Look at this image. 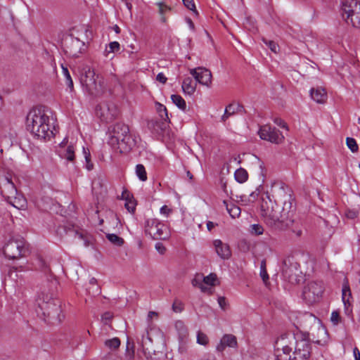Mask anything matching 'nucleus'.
<instances>
[{"label":"nucleus","instance_id":"nucleus-1","mask_svg":"<svg viewBox=\"0 0 360 360\" xmlns=\"http://www.w3.org/2000/svg\"><path fill=\"white\" fill-rule=\"evenodd\" d=\"M283 195L279 202L283 203L281 210L277 202H274L269 196L262 198L260 205L261 216L264 223L273 230L281 231L285 229L291 222L293 214L292 200L290 191L285 192L283 190Z\"/></svg>","mask_w":360,"mask_h":360},{"label":"nucleus","instance_id":"nucleus-2","mask_svg":"<svg viewBox=\"0 0 360 360\" xmlns=\"http://www.w3.org/2000/svg\"><path fill=\"white\" fill-rule=\"evenodd\" d=\"M277 350L289 355V360H310L312 351V342L307 332H302L298 328L292 333H284L276 341Z\"/></svg>","mask_w":360,"mask_h":360},{"label":"nucleus","instance_id":"nucleus-3","mask_svg":"<svg viewBox=\"0 0 360 360\" xmlns=\"http://www.w3.org/2000/svg\"><path fill=\"white\" fill-rule=\"evenodd\" d=\"M27 129L38 139L49 140L54 135L51 110L46 106L32 109L27 115Z\"/></svg>","mask_w":360,"mask_h":360},{"label":"nucleus","instance_id":"nucleus-4","mask_svg":"<svg viewBox=\"0 0 360 360\" xmlns=\"http://www.w3.org/2000/svg\"><path fill=\"white\" fill-rule=\"evenodd\" d=\"M108 132V144L120 153L129 151L136 146V137L131 136L129 127L124 123L118 122L112 125Z\"/></svg>","mask_w":360,"mask_h":360},{"label":"nucleus","instance_id":"nucleus-5","mask_svg":"<svg viewBox=\"0 0 360 360\" xmlns=\"http://www.w3.org/2000/svg\"><path fill=\"white\" fill-rule=\"evenodd\" d=\"M36 311L38 316L49 323H60L64 319L62 314L61 302L58 299L50 297L48 295H42L37 300Z\"/></svg>","mask_w":360,"mask_h":360},{"label":"nucleus","instance_id":"nucleus-6","mask_svg":"<svg viewBox=\"0 0 360 360\" xmlns=\"http://www.w3.org/2000/svg\"><path fill=\"white\" fill-rule=\"evenodd\" d=\"M80 82L84 91L91 96H98L103 91V78L90 68L84 70Z\"/></svg>","mask_w":360,"mask_h":360},{"label":"nucleus","instance_id":"nucleus-7","mask_svg":"<svg viewBox=\"0 0 360 360\" xmlns=\"http://www.w3.org/2000/svg\"><path fill=\"white\" fill-rule=\"evenodd\" d=\"M342 18L347 24L360 29V2L357 0H344L341 6Z\"/></svg>","mask_w":360,"mask_h":360},{"label":"nucleus","instance_id":"nucleus-8","mask_svg":"<svg viewBox=\"0 0 360 360\" xmlns=\"http://www.w3.org/2000/svg\"><path fill=\"white\" fill-rule=\"evenodd\" d=\"M144 231L153 240H166L169 236L168 227L157 219H147L144 223Z\"/></svg>","mask_w":360,"mask_h":360},{"label":"nucleus","instance_id":"nucleus-9","mask_svg":"<svg viewBox=\"0 0 360 360\" xmlns=\"http://www.w3.org/2000/svg\"><path fill=\"white\" fill-rule=\"evenodd\" d=\"M300 264L294 256L290 255L284 257L281 265L282 275L288 282L295 284L299 281L297 272Z\"/></svg>","mask_w":360,"mask_h":360},{"label":"nucleus","instance_id":"nucleus-10","mask_svg":"<svg viewBox=\"0 0 360 360\" xmlns=\"http://www.w3.org/2000/svg\"><path fill=\"white\" fill-rule=\"evenodd\" d=\"M323 290L324 287L322 282H309L303 288L302 298L308 304H311L319 301L322 297Z\"/></svg>","mask_w":360,"mask_h":360},{"label":"nucleus","instance_id":"nucleus-11","mask_svg":"<svg viewBox=\"0 0 360 360\" xmlns=\"http://www.w3.org/2000/svg\"><path fill=\"white\" fill-rule=\"evenodd\" d=\"M27 250L22 239H11L4 247V254L10 259H18L25 255Z\"/></svg>","mask_w":360,"mask_h":360},{"label":"nucleus","instance_id":"nucleus-12","mask_svg":"<svg viewBox=\"0 0 360 360\" xmlns=\"http://www.w3.org/2000/svg\"><path fill=\"white\" fill-rule=\"evenodd\" d=\"M96 114L102 122H110L118 116L119 110L113 103L103 102L96 106Z\"/></svg>","mask_w":360,"mask_h":360},{"label":"nucleus","instance_id":"nucleus-13","mask_svg":"<svg viewBox=\"0 0 360 360\" xmlns=\"http://www.w3.org/2000/svg\"><path fill=\"white\" fill-rule=\"evenodd\" d=\"M259 137L272 143L279 144L284 140V136L275 127L265 124L259 128L258 132Z\"/></svg>","mask_w":360,"mask_h":360},{"label":"nucleus","instance_id":"nucleus-14","mask_svg":"<svg viewBox=\"0 0 360 360\" xmlns=\"http://www.w3.org/2000/svg\"><path fill=\"white\" fill-rule=\"evenodd\" d=\"M190 73L193 76L196 82L202 85L210 86L212 84V73L207 68L198 67L191 69Z\"/></svg>","mask_w":360,"mask_h":360},{"label":"nucleus","instance_id":"nucleus-15","mask_svg":"<svg viewBox=\"0 0 360 360\" xmlns=\"http://www.w3.org/2000/svg\"><path fill=\"white\" fill-rule=\"evenodd\" d=\"M213 246L217 255L222 259H228L231 256V251L228 244L219 239L213 241Z\"/></svg>","mask_w":360,"mask_h":360},{"label":"nucleus","instance_id":"nucleus-16","mask_svg":"<svg viewBox=\"0 0 360 360\" xmlns=\"http://www.w3.org/2000/svg\"><path fill=\"white\" fill-rule=\"evenodd\" d=\"M238 342L236 337L232 334H225L221 338L220 342L217 346L218 352H223L226 347L236 348Z\"/></svg>","mask_w":360,"mask_h":360},{"label":"nucleus","instance_id":"nucleus-17","mask_svg":"<svg viewBox=\"0 0 360 360\" xmlns=\"http://www.w3.org/2000/svg\"><path fill=\"white\" fill-rule=\"evenodd\" d=\"M65 139L62 141L60 144V148H63V150L60 151V156L67 160L69 162H73L75 160V148L72 145H69L65 147Z\"/></svg>","mask_w":360,"mask_h":360},{"label":"nucleus","instance_id":"nucleus-18","mask_svg":"<svg viewBox=\"0 0 360 360\" xmlns=\"http://www.w3.org/2000/svg\"><path fill=\"white\" fill-rule=\"evenodd\" d=\"M197 82L191 77H186L182 82V90L186 94L192 95L196 89Z\"/></svg>","mask_w":360,"mask_h":360},{"label":"nucleus","instance_id":"nucleus-19","mask_svg":"<svg viewBox=\"0 0 360 360\" xmlns=\"http://www.w3.org/2000/svg\"><path fill=\"white\" fill-rule=\"evenodd\" d=\"M310 95L311 98L319 103H324L327 98V94L323 89H311Z\"/></svg>","mask_w":360,"mask_h":360},{"label":"nucleus","instance_id":"nucleus-20","mask_svg":"<svg viewBox=\"0 0 360 360\" xmlns=\"http://www.w3.org/2000/svg\"><path fill=\"white\" fill-rule=\"evenodd\" d=\"M342 299L346 310L351 306L349 299L352 298V293L348 282L346 281L342 287Z\"/></svg>","mask_w":360,"mask_h":360},{"label":"nucleus","instance_id":"nucleus-21","mask_svg":"<svg viewBox=\"0 0 360 360\" xmlns=\"http://www.w3.org/2000/svg\"><path fill=\"white\" fill-rule=\"evenodd\" d=\"M156 5L158 6V13L160 15V21L162 23H166V15L171 12L172 8L163 2H158Z\"/></svg>","mask_w":360,"mask_h":360},{"label":"nucleus","instance_id":"nucleus-22","mask_svg":"<svg viewBox=\"0 0 360 360\" xmlns=\"http://www.w3.org/2000/svg\"><path fill=\"white\" fill-rule=\"evenodd\" d=\"M171 99L172 103L175 104L180 110L186 112V103L185 100L180 95L173 94L171 96Z\"/></svg>","mask_w":360,"mask_h":360},{"label":"nucleus","instance_id":"nucleus-23","mask_svg":"<svg viewBox=\"0 0 360 360\" xmlns=\"http://www.w3.org/2000/svg\"><path fill=\"white\" fill-rule=\"evenodd\" d=\"M234 176H235V179L238 183L242 184L247 181V179L248 178V174L245 169H244L243 168H239L236 170Z\"/></svg>","mask_w":360,"mask_h":360},{"label":"nucleus","instance_id":"nucleus-24","mask_svg":"<svg viewBox=\"0 0 360 360\" xmlns=\"http://www.w3.org/2000/svg\"><path fill=\"white\" fill-rule=\"evenodd\" d=\"M107 239L113 245L122 246L124 244V239L115 233H107Z\"/></svg>","mask_w":360,"mask_h":360},{"label":"nucleus","instance_id":"nucleus-25","mask_svg":"<svg viewBox=\"0 0 360 360\" xmlns=\"http://www.w3.org/2000/svg\"><path fill=\"white\" fill-rule=\"evenodd\" d=\"M136 174L141 181H146L148 179L146 169L141 164H138L136 166Z\"/></svg>","mask_w":360,"mask_h":360},{"label":"nucleus","instance_id":"nucleus-26","mask_svg":"<svg viewBox=\"0 0 360 360\" xmlns=\"http://www.w3.org/2000/svg\"><path fill=\"white\" fill-rule=\"evenodd\" d=\"M62 69H63V74L65 78V82L68 87L70 89V91L73 90L74 85H73V81L72 79V77L70 76V74L69 72V70L66 67H64L62 65Z\"/></svg>","mask_w":360,"mask_h":360},{"label":"nucleus","instance_id":"nucleus-27","mask_svg":"<svg viewBox=\"0 0 360 360\" xmlns=\"http://www.w3.org/2000/svg\"><path fill=\"white\" fill-rule=\"evenodd\" d=\"M229 108L231 110L232 114L236 115L237 113L245 112V110L243 105L238 103H231L228 105Z\"/></svg>","mask_w":360,"mask_h":360},{"label":"nucleus","instance_id":"nucleus-28","mask_svg":"<svg viewBox=\"0 0 360 360\" xmlns=\"http://www.w3.org/2000/svg\"><path fill=\"white\" fill-rule=\"evenodd\" d=\"M5 180L6 182L4 184V188L7 190L11 195H15L17 193V189L14 184L8 177H6Z\"/></svg>","mask_w":360,"mask_h":360},{"label":"nucleus","instance_id":"nucleus-29","mask_svg":"<svg viewBox=\"0 0 360 360\" xmlns=\"http://www.w3.org/2000/svg\"><path fill=\"white\" fill-rule=\"evenodd\" d=\"M83 154L86 161L85 167L87 170L90 171L93 169L94 164L91 162V154L89 150L83 147Z\"/></svg>","mask_w":360,"mask_h":360},{"label":"nucleus","instance_id":"nucleus-30","mask_svg":"<svg viewBox=\"0 0 360 360\" xmlns=\"http://www.w3.org/2000/svg\"><path fill=\"white\" fill-rule=\"evenodd\" d=\"M157 111L162 120L167 121L169 120L167 110L164 105L158 103Z\"/></svg>","mask_w":360,"mask_h":360},{"label":"nucleus","instance_id":"nucleus-31","mask_svg":"<svg viewBox=\"0 0 360 360\" xmlns=\"http://www.w3.org/2000/svg\"><path fill=\"white\" fill-rule=\"evenodd\" d=\"M346 144L352 153L358 151L359 146L356 143V140L354 138L347 137L346 139Z\"/></svg>","mask_w":360,"mask_h":360},{"label":"nucleus","instance_id":"nucleus-32","mask_svg":"<svg viewBox=\"0 0 360 360\" xmlns=\"http://www.w3.org/2000/svg\"><path fill=\"white\" fill-rule=\"evenodd\" d=\"M250 232L252 235L259 236L264 233V228L259 224H255L250 226Z\"/></svg>","mask_w":360,"mask_h":360},{"label":"nucleus","instance_id":"nucleus-33","mask_svg":"<svg viewBox=\"0 0 360 360\" xmlns=\"http://www.w3.org/2000/svg\"><path fill=\"white\" fill-rule=\"evenodd\" d=\"M105 345L110 349H115L120 347V340L117 338H114L110 340H107L105 342Z\"/></svg>","mask_w":360,"mask_h":360},{"label":"nucleus","instance_id":"nucleus-34","mask_svg":"<svg viewBox=\"0 0 360 360\" xmlns=\"http://www.w3.org/2000/svg\"><path fill=\"white\" fill-rule=\"evenodd\" d=\"M227 210L231 217L235 218L238 217L240 214V209L238 206L235 205H231L230 206L227 205Z\"/></svg>","mask_w":360,"mask_h":360},{"label":"nucleus","instance_id":"nucleus-35","mask_svg":"<svg viewBox=\"0 0 360 360\" xmlns=\"http://www.w3.org/2000/svg\"><path fill=\"white\" fill-rule=\"evenodd\" d=\"M217 281V275L215 274H210L207 276H203V283L209 285H214Z\"/></svg>","mask_w":360,"mask_h":360},{"label":"nucleus","instance_id":"nucleus-36","mask_svg":"<svg viewBox=\"0 0 360 360\" xmlns=\"http://www.w3.org/2000/svg\"><path fill=\"white\" fill-rule=\"evenodd\" d=\"M120 45L117 41H112L108 44V48L105 49L106 53H116L119 51Z\"/></svg>","mask_w":360,"mask_h":360},{"label":"nucleus","instance_id":"nucleus-37","mask_svg":"<svg viewBox=\"0 0 360 360\" xmlns=\"http://www.w3.org/2000/svg\"><path fill=\"white\" fill-rule=\"evenodd\" d=\"M262 41L271 49L272 52L277 53L278 50V46L275 41L266 39H263Z\"/></svg>","mask_w":360,"mask_h":360},{"label":"nucleus","instance_id":"nucleus-38","mask_svg":"<svg viewBox=\"0 0 360 360\" xmlns=\"http://www.w3.org/2000/svg\"><path fill=\"white\" fill-rule=\"evenodd\" d=\"M184 6L189 10L192 11L196 15H198V12L196 10L195 3L193 0H182Z\"/></svg>","mask_w":360,"mask_h":360},{"label":"nucleus","instance_id":"nucleus-39","mask_svg":"<svg viewBox=\"0 0 360 360\" xmlns=\"http://www.w3.org/2000/svg\"><path fill=\"white\" fill-rule=\"evenodd\" d=\"M260 276L264 281L269 279V276L266 269V262L262 260L260 264Z\"/></svg>","mask_w":360,"mask_h":360},{"label":"nucleus","instance_id":"nucleus-40","mask_svg":"<svg viewBox=\"0 0 360 360\" xmlns=\"http://www.w3.org/2000/svg\"><path fill=\"white\" fill-rule=\"evenodd\" d=\"M197 342L202 345H207L208 342L207 336L205 333L199 331L197 335Z\"/></svg>","mask_w":360,"mask_h":360},{"label":"nucleus","instance_id":"nucleus-41","mask_svg":"<svg viewBox=\"0 0 360 360\" xmlns=\"http://www.w3.org/2000/svg\"><path fill=\"white\" fill-rule=\"evenodd\" d=\"M136 200L134 199L125 202L124 207L130 213H134L136 210Z\"/></svg>","mask_w":360,"mask_h":360},{"label":"nucleus","instance_id":"nucleus-42","mask_svg":"<svg viewBox=\"0 0 360 360\" xmlns=\"http://www.w3.org/2000/svg\"><path fill=\"white\" fill-rule=\"evenodd\" d=\"M194 287L201 288L203 283V276L202 275H196L191 281Z\"/></svg>","mask_w":360,"mask_h":360},{"label":"nucleus","instance_id":"nucleus-43","mask_svg":"<svg viewBox=\"0 0 360 360\" xmlns=\"http://www.w3.org/2000/svg\"><path fill=\"white\" fill-rule=\"evenodd\" d=\"M160 125H161V123L159 121L154 120H152L148 122V127L150 129H153L157 131H158V129H162V127Z\"/></svg>","mask_w":360,"mask_h":360},{"label":"nucleus","instance_id":"nucleus-44","mask_svg":"<svg viewBox=\"0 0 360 360\" xmlns=\"http://www.w3.org/2000/svg\"><path fill=\"white\" fill-rule=\"evenodd\" d=\"M121 198L125 200V202L134 199L132 194L126 188L123 189Z\"/></svg>","mask_w":360,"mask_h":360},{"label":"nucleus","instance_id":"nucleus-45","mask_svg":"<svg viewBox=\"0 0 360 360\" xmlns=\"http://www.w3.org/2000/svg\"><path fill=\"white\" fill-rule=\"evenodd\" d=\"M330 321L334 325H338L340 321V316L339 312L333 311L331 313Z\"/></svg>","mask_w":360,"mask_h":360},{"label":"nucleus","instance_id":"nucleus-46","mask_svg":"<svg viewBox=\"0 0 360 360\" xmlns=\"http://www.w3.org/2000/svg\"><path fill=\"white\" fill-rule=\"evenodd\" d=\"M274 122L278 127L288 129L287 124L280 117H275L273 119Z\"/></svg>","mask_w":360,"mask_h":360},{"label":"nucleus","instance_id":"nucleus-47","mask_svg":"<svg viewBox=\"0 0 360 360\" xmlns=\"http://www.w3.org/2000/svg\"><path fill=\"white\" fill-rule=\"evenodd\" d=\"M172 309L174 312H181L183 310L181 302L175 300L172 304Z\"/></svg>","mask_w":360,"mask_h":360},{"label":"nucleus","instance_id":"nucleus-48","mask_svg":"<svg viewBox=\"0 0 360 360\" xmlns=\"http://www.w3.org/2000/svg\"><path fill=\"white\" fill-rule=\"evenodd\" d=\"M112 319V315L110 312H105L102 315V321L105 324H108Z\"/></svg>","mask_w":360,"mask_h":360},{"label":"nucleus","instance_id":"nucleus-49","mask_svg":"<svg viewBox=\"0 0 360 360\" xmlns=\"http://www.w3.org/2000/svg\"><path fill=\"white\" fill-rule=\"evenodd\" d=\"M160 212L162 215L168 217L170 214V213H172V210L169 208L167 205H163L160 208Z\"/></svg>","mask_w":360,"mask_h":360},{"label":"nucleus","instance_id":"nucleus-50","mask_svg":"<svg viewBox=\"0 0 360 360\" xmlns=\"http://www.w3.org/2000/svg\"><path fill=\"white\" fill-rule=\"evenodd\" d=\"M155 249L161 255H164L166 252V248L161 243H157L155 244Z\"/></svg>","mask_w":360,"mask_h":360},{"label":"nucleus","instance_id":"nucleus-51","mask_svg":"<svg viewBox=\"0 0 360 360\" xmlns=\"http://www.w3.org/2000/svg\"><path fill=\"white\" fill-rule=\"evenodd\" d=\"M156 80L162 84H165L167 82V78L162 72H160L156 77Z\"/></svg>","mask_w":360,"mask_h":360},{"label":"nucleus","instance_id":"nucleus-52","mask_svg":"<svg viewBox=\"0 0 360 360\" xmlns=\"http://www.w3.org/2000/svg\"><path fill=\"white\" fill-rule=\"evenodd\" d=\"M218 303L222 309H225V307L226 305V298L224 297H218Z\"/></svg>","mask_w":360,"mask_h":360},{"label":"nucleus","instance_id":"nucleus-53","mask_svg":"<svg viewBox=\"0 0 360 360\" xmlns=\"http://www.w3.org/2000/svg\"><path fill=\"white\" fill-rule=\"evenodd\" d=\"M126 53L128 54V56L131 60H136V51H126Z\"/></svg>","mask_w":360,"mask_h":360},{"label":"nucleus","instance_id":"nucleus-54","mask_svg":"<svg viewBox=\"0 0 360 360\" xmlns=\"http://www.w3.org/2000/svg\"><path fill=\"white\" fill-rule=\"evenodd\" d=\"M353 354H354V356L355 360L360 359V352H359V349L357 347H355L354 348Z\"/></svg>","mask_w":360,"mask_h":360},{"label":"nucleus","instance_id":"nucleus-55","mask_svg":"<svg viewBox=\"0 0 360 360\" xmlns=\"http://www.w3.org/2000/svg\"><path fill=\"white\" fill-rule=\"evenodd\" d=\"M186 23L188 24L189 28L191 30H194L195 29V25H194V23L192 21V20L190 18H186Z\"/></svg>","mask_w":360,"mask_h":360},{"label":"nucleus","instance_id":"nucleus-56","mask_svg":"<svg viewBox=\"0 0 360 360\" xmlns=\"http://www.w3.org/2000/svg\"><path fill=\"white\" fill-rule=\"evenodd\" d=\"M217 224H215L214 223H213L212 221H207V229L210 231H212V229L216 226Z\"/></svg>","mask_w":360,"mask_h":360},{"label":"nucleus","instance_id":"nucleus-57","mask_svg":"<svg viewBox=\"0 0 360 360\" xmlns=\"http://www.w3.org/2000/svg\"><path fill=\"white\" fill-rule=\"evenodd\" d=\"M224 114L226 115L229 117L233 115V114H232L231 110L229 108L228 105L226 107Z\"/></svg>","mask_w":360,"mask_h":360},{"label":"nucleus","instance_id":"nucleus-58","mask_svg":"<svg viewBox=\"0 0 360 360\" xmlns=\"http://www.w3.org/2000/svg\"><path fill=\"white\" fill-rule=\"evenodd\" d=\"M97 280L95 278H91L89 281L91 285H96Z\"/></svg>","mask_w":360,"mask_h":360},{"label":"nucleus","instance_id":"nucleus-59","mask_svg":"<svg viewBox=\"0 0 360 360\" xmlns=\"http://www.w3.org/2000/svg\"><path fill=\"white\" fill-rule=\"evenodd\" d=\"M229 118V117L224 114L221 117V121L225 122Z\"/></svg>","mask_w":360,"mask_h":360},{"label":"nucleus","instance_id":"nucleus-60","mask_svg":"<svg viewBox=\"0 0 360 360\" xmlns=\"http://www.w3.org/2000/svg\"><path fill=\"white\" fill-rule=\"evenodd\" d=\"M114 30L117 34L120 32V28L117 25H115Z\"/></svg>","mask_w":360,"mask_h":360},{"label":"nucleus","instance_id":"nucleus-61","mask_svg":"<svg viewBox=\"0 0 360 360\" xmlns=\"http://www.w3.org/2000/svg\"><path fill=\"white\" fill-rule=\"evenodd\" d=\"M199 288L201 290V291H202V292H206V291L207 290V287H205V286L204 285V284H202V285H201V288Z\"/></svg>","mask_w":360,"mask_h":360},{"label":"nucleus","instance_id":"nucleus-62","mask_svg":"<svg viewBox=\"0 0 360 360\" xmlns=\"http://www.w3.org/2000/svg\"><path fill=\"white\" fill-rule=\"evenodd\" d=\"M259 168H260V170H261V174H262V176H264V165H263V164H262H262H260V165H259Z\"/></svg>","mask_w":360,"mask_h":360},{"label":"nucleus","instance_id":"nucleus-63","mask_svg":"<svg viewBox=\"0 0 360 360\" xmlns=\"http://www.w3.org/2000/svg\"><path fill=\"white\" fill-rule=\"evenodd\" d=\"M122 1H124V2L126 3V5H127V8H128L129 9H131V4H129V3H128V0H122Z\"/></svg>","mask_w":360,"mask_h":360},{"label":"nucleus","instance_id":"nucleus-64","mask_svg":"<svg viewBox=\"0 0 360 360\" xmlns=\"http://www.w3.org/2000/svg\"><path fill=\"white\" fill-rule=\"evenodd\" d=\"M16 270H17V268H15V267H13V268L10 270L11 276L12 275V272H13V271H15Z\"/></svg>","mask_w":360,"mask_h":360}]
</instances>
